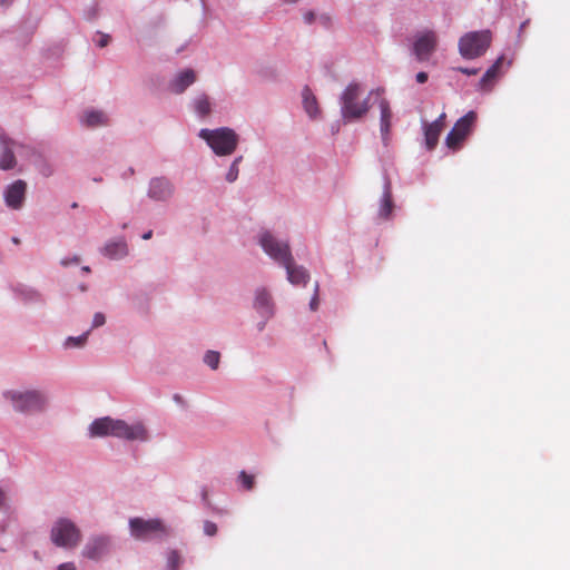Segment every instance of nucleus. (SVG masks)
Returning a JSON list of instances; mask_svg holds the SVG:
<instances>
[{
  "instance_id": "f257e3e1",
  "label": "nucleus",
  "mask_w": 570,
  "mask_h": 570,
  "mask_svg": "<svg viewBox=\"0 0 570 570\" xmlns=\"http://www.w3.org/2000/svg\"><path fill=\"white\" fill-rule=\"evenodd\" d=\"M259 243L267 255L286 268L287 279L292 284L305 285L307 283L309 274L304 267L294 264L287 243L277 240L269 233H264Z\"/></svg>"
},
{
  "instance_id": "f03ea898",
  "label": "nucleus",
  "mask_w": 570,
  "mask_h": 570,
  "mask_svg": "<svg viewBox=\"0 0 570 570\" xmlns=\"http://www.w3.org/2000/svg\"><path fill=\"white\" fill-rule=\"evenodd\" d=\"M129 530L132 538L141 541L164 540L170 535V528L158 518H131L129 520Z\"/></svg>"
},
{
  "instance_id": "7ed1b4c3",
  "label": "nucleus",
  "mask_w": 570,
  "mask_h": 570,
  "mask_svg": "<svg viewBox=\"0 0 570 570\" xmlns=\"http://www.w3.org/2000/svg\"><path fill=\"white\" fill-rule=\"evenodd\" d=\"M362 87L360 83H350L341 97V114L345 120H356L364 117L368 110V99H361Z\"/></svg>"
},
{
  "instance_id": "20e7f679",
  "label": "nucleus",
  "mask_w": 570,
  "mask_h": 570,
  "mask_svg": "<svg viewBox=\"0 0 570 570\" xmlns=\"http://www.w3.org/2000/svg\"><path fill=\"white\" fill-rule=\"evenodd\" d=\"M199 137L203 138L218 156L232 155L238 144V136L233 129L227 127L214 130L202 129Z\"/></svg>"
},
{
  "instance_id": "39448f33",
  "label": "nucleus",
  "mask_w": 570,
  "mask_h": 570,
  "mask_svg": "<svg viewBox=\"0 0 570 570\" xmlns=\"http://www.w3.org/2000/svg\"><path fill=\"white\" fill-rule=\"evenodd\" d=\"M492 42L490 30L471 31L459 40V52L465 59H475L485 53Z\"/></svg>"
},
{
  "instance_id": "423d86ee",
  "label": "nucleus",
  "mask_w": 570,
  "mask_h": 570,
  "mask_svg": "<svg viewBox=\"0 0 570 570\" xmlns=\"http://www.w3.org/2000/svg\"><path fill=\"white\" fill-rule=\"evenodd\" d=\"M13 409L23 413H33L45 409L47 399L40 391H10L4 394Z\"/></svg>"
},
{
  "instance_id": "0eeeda50",
  "label": "nucleus",
  "mask_w": 570,
  "mask_h": 570,
  "mask_svg": "<svg viewBox=\"0 0 570 570\" xmlns=\"http://www.w3.org/2000/svg\"><path fill=\"white\" fill-rule=\"evenodd\" d=\"M51 540L57 547L71 549L81 539L80 530L69 519H59L51 529Z\"/></svg>"
},
{
  "instance_id": "6e6552de",
  "label": "nucleus",
  "mask_w": 570,
  "mask_h": 570,
  "mask_svg": "<svg viewBox=\"0 0 570 570\" xmlns=\"http://www.w3.org/2000/svg\"><path fill=\"white\" fill-rule=\"evenodd\" d=\"M476 120V114L469 111L466 115L461 117L453 126L452 130L448 134L445 144L450 149L460 148L462 141L471 132L472 127Z\"/></svg>"
},
{
  "instance_id": "1a4fd4ad",
  "label": "nucleus",
  "mask_w": 570,
  "mask_h": 570,
  "mask_svg": "<svg viewBox=\"0 0 570 570\" xmlns=\"http://www.w3.org/2000/svg\"><path fill=\"white\" fill-rule=\"evenodd\" d=\"M438 37L434 31H424L419 35L413 45V52L419 61H426L435 51Z\"/></svg>"
},
{
  "instance_id": "9d476101",
  "label": "nucleus",
  "mask_w": 570,
  "mask_h": 570,
  "mask_svg": "<svg viewBox=\"0 0 570 570\" xmlns=\"http://www.w3.org/2000/svg\"><path fill=\"white\" fill-rule=\"evenodd\" d=\"M112 436L122 438L129 441H146L148 439V433L146 428L141 423L129 425L124 420H116Z\"/></svg>"
},
{
  "instance_id": "9b49d317",
  "label": "nucleus",
  "mask_w": 570,
  "mask_h": 570,
  "mask_svg": "<svg viewBox=\"0 0 570 570\" xmlns=\"http://www.w3.org/2000/svg\"><path fill=\"white\" fill-rule=\"evenodd\" d=\"M27 191V183L18 179L8 186L4 193V202L12 209H20L23 205Z\"/></svg>"
},
{
  "instance_id": "f8f14e48",
  "label": "nucleus",
  "mask_w": 570,
  "mask_h": 570,
  "mask_svg": "<svg viewBox=\"0 0 570 570\" xmlns=\"http://www.w3.org/2000/svg\"><path fill=\"white\" fill-rule=\"evenodd\" d=\"M110 549V539L108 537H94L83 548V556L88 559L98 560L106 556Z\"/></svg>"
},
{
  "instance_id": "ddd939ff",
  "label": "nucleus",
  "mask_w": 570,
  "mask_h": 570,
  "mask_svg": "<svg viewBox=\"0 0 570 570\" xmlns=\"http://www.w3.org/2000/svg\"><path fill=\"white\" fill-rule=\"evenodd\" d=\"M173 193L174 188L168 179L163 177L151 179L148 191L150 198L166 200L171 197Z\"/></svg>"
},
{
  "instance_id": "4468645a",
  "label": "nucleus",
  "mask_w": 570,
  "mask_h": 570,
  "mask_svg": "<svg viewBox=\"0 0 570 570\" xmlns=\"http://www.w3.org/2000/svg\"><path fill=\"white\" fill-rule=\"evenodd\" d=\"M381 116H380V130L382 135V139L384 144L387 142L390 138V131H391V121H392V110L390 107V102L385 98H381L379 102Z\"/></svg>"
},
{
  "instance_id": "2eb2a0df",
  "label": "nucleus",
  "mask_w": 570,
  "mask_h": 570,
  "mask_svg": "<svg viewBox=\"0 0 570 570\" xmlns=\"http://www.w3.org/2000/svg\"><path fill=\"white\" fill-rule=\"evenodd\" d=\"M195 81L196 72L193 69H185L170 81L169 89L174 94H183Z\"/></svg>"
},
{
  "instance_id": "dca6fc26",
  "label": "nucleus",
  "mask_w": 570,
  "mask_h": 570,
  "mask_svg": "<svg viewBox=\"0 0 570 570\" xmlns=\"http://www.w3.org/2000/svg\"><path fill=\"white\" fill-rule=\"evenodd\" d=\"M116 420L109 416L95 420L89 426L91 438L107 436L114 434Z\"/></svg>"
},
{
  "instance_id": "f3484780",
  "label": "nucleus",
  "mask_w": 570,
  "mask_h": 570,
  "mask_svg": "<svg viewBox=\"0 0 570 570\" xmlns=\"http://www.w3.org/2000/svg\"><path fill=\"white\" fill-rule=\"evenodd\" d=\"M254 306L265 317H271L273 315L272 296L264 288L256 292Z\"/></svg>"
},
{
  "instance_id": "a211bd4d",
  "label": "nucleus",
  "mask_w": 570,
  "mask_h": 570,
  "mask_svg": "<svg viewBox=\"0 0 570 570\" xmlns=\"http://www.w3.org/2000/svg\"><path fill=\"white\" fill-rule=\"evenodd\" d=\"M303 106L309 117L315 118L320 114L318 102L308 87L302 91Z\"/></svg>"
},
{
  "instance_id": "6ab92c4d",
  "label": "nucleus",
  "mask_w": 570,
  "mask_h": 570,
  "mask_svg": "<svg viewBox=\"0 0 570 570\" xmlns=\"http://www.w3.org/2000/svg\"><path fill=\"white\" fill-rule=\"evenodd\" d=\"M104 254L112 259H118L128 254L127 243L122 239L107 244Z\"/></svg>"
},
{
  "instance_id": "aec40b11",
  "label": "nucleus",
  "mask_w": 570,
  "mask_h": 570,
  "mask_svg": "<svg viewBox=\"0 0 570 570\" xmlns=\"http://www.w3.org/2000/svg\"><path fill=\"white\" fill-rule=\"evenodd\" d=\"M442 128H440L436 124H424V137H425V144L429 150H432L435 148L439 141V137L442 132Z\"/></svg>"
},
{
  "instance_id": "412c9836",
  "label": "nucleus",
  "mask_w": 570,
  "mask_h": 570,
  "mask_svg": "<svg viewBox=\"0 0 570 570\" xmlns=\"http://www.w3.org/2000/svg\"><path fill=\"white\" fill-rule=\"evenodd\" d=\"M503 62V57L497 59V61L485 71L483 77L480 80V87L482 89H489L492 86V82L499 75V69Z\"/></svg>"
},
{
  "instance_id": "4be33fe9",
  "label": "nucleus",
  "mask_w": 570,
  "mask_h": 570,
  "mask_svg": "<svg viewBox=\"0 0 570 570\" xmlns=\"http://www.w3.org/2000/svg\"><path fill=\"white\" fill-rule=\"evenodd\" d=\"M16 166V158L13 155V144L9 142L2 136V170L11 169Z\"/></svg>"
},
{
  "instance_id": "5701e85b",
  "label": "nucleus",
  "mask_w": 570,
  "mask_h": 570,
  "mask_svg": "<svg viewBox=\"0 0 570 570\" xmlns=\"http://www.w3.org/2000/svg\"><path fill=\"white\" fill-rule=\"evenodd\" d=\"M82 121L87 127H97L107 124V117L102 111H86Z\"/></svg>"
},
{
  "instance_id": "b1692460",
  "label": "nucleus",
  "mask_w": 570,
  "mask_h": 570,
  "mask_svg": "<svg viewBox=\"0 0 570 570\" xmlns=\"http://www.w3.org/2000/svg\"><path fill=\"white\" fill-rule=\"evenodd\" d=\"M393 210V202H392V195L390 190V184H386L385 190L382 197V205L380 209V216L383 218H389Z\"/></svg>"
},
{
  "instance_id": "393cba45",
  "label": "nucleus",
  "mask_w": 570,
  "mask_h": 570,
  "mask_svg": "<svg viewBox=\"0 0 570 570\" xmlns=\"http://www.w3.org/2000/svg\"><path fill=\"white\" fill-rule=\"evenodd\" d=\"M194 106H195L196 112L202 117L209 115V112L212 110V105H210L209 98L206 95H203V96L196 98Z\"/></svg>"
},
{
  "instance_id": "a878e982",
  "label": "nucleus",
  "mask_w": 570,
  "mask_h": 570,
  "mask_svg": "<svg viewBox=\"0 0 570 570\" xmlns=\"http://www.w3.org/2000/svg\"><path fill=\"white\" fill-rule=\"evenodd\" d=\"M243 157L239 156L237 158L234 159V161L232 163L227 174H226V180L228 183H234L237 177H238V174H239V163L242 161Z\"/></svg>"
},
{
  "instance_id": "bb28decb",
  "label": "nucleus",
  "mask_w": 570,
  "mask_h": 570,
  "mask_svg": "<svg viewBox=\"0 0 570 570\" xmlns=\"http://www.w3.org/2000/svg\"><path fill=\"white\" fill-rule=\"evenodd\" d=\"M219 358H220V355L218 352H215V351H208L206 354H205V357H204V362L209 366L212 367L213 370H216L218 367V364H219Z\"/></svg>"
},
{
  "instance_id": "cd10ccee",
  "label": "nucleus",
  "mask_w": 570,
  "mask_h": 570,
  "mask_svg": "<svg viewBox=\"0 0 570 570\" xmlns=\"http://www.w3.org/2000/svg\"><path fill=\"white\" fill-rule=\"evenodd\" d=\"M238 480L240 481L242 485L246 490H252L255 485V478L254 475L247 474L245 471H242L238 475Z\"/></svg>"
},
{
  "instance_id": "c85d7f7f",
  "label": "nucleus",
  "mask_w": 570,
  "mask_h": 570,
  "mask_svg": "<svg viewBox=\"0 0 570 570\" xmlns=\"http://www.w3.org/2000/svg\"><path fill=\"white\" fill-rule=\"evenodd\" d=\"M167 563L170 570H177L181 563L180 554L176 550L168 553Z\"/></svg>"
},
{
  "instance_id": "c756f323",
  "label": "nucleus",
  "mask_w": 570,
  "mask_h": 570,
  "mask_svg": "<svg viewBox=\"0 0 570 570\" xmlns=\"http://www.w3.org/2000/svg\"><path fill=\"white\" fill-rule=\"evenodd\" d=\"M87 336H88V332L78 336V337H72L70 336L68 340H67V343L68 344H72L73 346H81L85 344V342L87 341Z\"/></svg>"
},
{
  "instance_id": "7c9ffc66",
  "label": "nucleus",
  "mask_w": 570,
  "mask_h": 570,
  "mask_svg": "<svg viewBox=\"0 0 570 570\" xmlns=\"http://www.w3.org/2000/svg\"><path fill=\"white\" fill-rule=\"evenodd\" d=\"M217 525L212 521L204 522V532L205 534L213 537L217 533Z\"/></svg>"
},
{
  "instance_id": "2f4dec72",
  "label": "nucleus",
  "mask_w": 570,
  "mask_h": 570,
  "mask_svg": "<svg viewBox=\"0 0 570 570\" xmlns=\"http://www.w3.org/2000/svg\"><path fill=\"white\" fill-rule=\"evenodd\" d=\"M106 322V317L102 313H96L92 320V328L102 326Z\"/></svg>"
},
{
  "instance_id": "473e14b6",
  "label": "nucleus",
  "mask_w": 570,
  "mask_h": 570,
  "mask_svg": "<svg viewBox=\"0 0 570 570\" xmlns=\"http://www.w3.org/2000/svg\"><path fill=\"white\" fill-rule=\"evenodd\" d=\"M320 301H318V284H315V294L313 298L311 299L309 307L312 311H316L318 307Z\"/></svg>"
},
{
  "instance_id": "72a5a7b5",
  "label": "nucleus",
  "mask_w": 570,
  "mask_h": 570,
  "mask_svg": "<svg viewBox=\"0 0 570 570\" xmlns=\"http://www.w3.org/2000/svg\"><path fill=\"white\" fill-rule=\"evenodd\" d=\"M109 41H110V37L108 35H101L100 39L97 41V45L100 48H104L109 43Z\"/></svg>"
},
{
  "instance_id": "f704fd0d",
  "label": "nucleus",
  "mask_w": 570,
  "mask_h": 570,
  "mask_svg": "<svg viewBox=\"0 0 570 570\" xmlns=\"http://www.w3.org/2000/svg\"><path fill=\"white\" fill-rule=\"evenodd\" d=\"M445 117H446V115L443 112L432 124H436L440 126V128L443 129L445 126Z\"/></svg>"
},
{
  "instance_id": "c9c22d12",
  "label": "nucleus",
  "mask_w": 570,
  "mask_h": 570,
  "mask_svg": "<svg viewBox=\"0 0 570 570\" xmlns=\"http://www.w3.org/2000/svg\"><path fill=\"white\" fill-rule=\"evenodd\" d=\"M415 78H416V81H417L419 83H424V82H426V81H428L429 76H428V73H426V72L421 71V72L416 73V77H415Z\"/></svg>"
},
{
  "instance_id": "e433bc0d",
  "label": "nucleus",
  "mask_w": 570,
  "mask_h": 570,
  "mask_svg": "<svg viewBox=\"0 0 570 570\" xmlns=\"http://www.w3.org/2000/svg\"><path fill=\"white\" fill-rule=\"evenodd\" d=\"M58 570H76V566L73 562H65L58 567Z\"/></svg>"
},
{
  "instance_id": "4c0bfd02",
  "label": "nucleus",
  "mask_w": 570,
  "mask_h": 570,
  "mask_svg": "<svg viewBox=\"0 0 570 570\" xmlns=\"http://www.w3.org/2000/svg\"><path fill=\"white\" fill-rule=\"evenodd\" d=\"M72 263L73 264H78L79 263V257L78 256H73L71 259L65 258V259L61 261V264L63 266H68V265L72 264Z\"/></svg>"
},
{
  "instance_id": "58836bf2",
  "label": "nucleus",
  "mask_w": 570,
  "mask_h": 570,
  "mask_svg": "<svg viewBox=\"0 0 570 570\" xmlns=\"http://www.w3.org/2000/svg\"><path fill=\"white\" fill-rule=\"evenodd\" d=\"M459 71H461L462 73L468 75V76L478 73L476 69H469V68H459Z\"/></svg>"
},
{
  "instance_id": "ea45409f",
  "label": "nucleus",
  "mask_w": 570,
  "mask_h": 570,
  "mask_svg": "<svg viewBox=\"0 0 570 570\" xmlns=\"http://www.w3.org/2000/svg\"><path fill=\"white\" fill-rule=\"evenodd\" d=\"M304 19L307 23H312L315 19V14L313 12H307L305 16H304Z\"/></svg>"
},
{
  "instance_id": "a19ab883",
  "label": "nucleus",
  "mask_w": 570,
  "mask_h": 570,
  "mask_svg": "<svg viewBox=\"0 0 570 570\" xmlns=\"http://www.w3.org/2000/svg\"><path fill=\"white\" fill-rule=\"evenodd\" d=\"M383 92H384V90L379 88V89H376V90H372V91L370 92V95L375 94L376 96L381 97V96L383 95Z\"/></svg>"
},
{
  "instance_id": "79ce46f5",
  "label": "nucleus",
  "mask_w": 570,
  "mask_h": 570,
  "mask_svg": "<svg viewBox=\"0 0 570 570\" xmlns=\"http://www.w3.org/2000/svg\"><path fill=\"white\" fill-rule=\"evenodd\" d=\"M153 236V230H148L142 235V239H150Z\"/></svg>"
},
{
  "instance_id": "37998d69",
  "label": "nucleus",
  "mask_w": 570,
  "mask_h": 570,
  "mask_svg": "<svg viewBox=\"0 0 570 570\" xmlns=\"http://www.w3.org/2000/svg\"><path fill=\"white\" fill-rule=\"evenodd\" d=\"M1 507H2V512H3L4 510H7L6 502H4V499H3V498H2Z\"/></svg>"
},
{
  "instance_id": "c03bdc74",
  "label": "nucleus",
  "mask_w": 570,
  "mask_h": 570,
  "mask_svg": "<svg viewBox=\"0 0 570 570\" xmlns=\"http://www.w3.org/2000/svg\"><path fill=\"white\" fill-rule=\"evenodd\" d=\"M12 242H13L14 244H19V243H20L19 238H17V237H13V238H12Z\"/></svg>"
},
{
  "instance_id": "a18cd8bd",
  "label": "nucleus",
  "mask_w": 570,
  "mask_h": 570,
  "mask_svg": "<svg viewBox=\"0 0 570 570\" xmlns=\"http://www.w3.org/2000/svg\"><path fill=\"white\" fill-rule=\"evenodd\" d=\"M82 269L87 273L90 271L88 266L83 267Z\"/></svg>"
},
{
  "instance_id": "49530a36",
  "label": "nucleus",
  "mask_w": 570,
  "mask_h": 570,
  "mask_svg": "<svg viewBox=\"0 0 570 570\" xmlns=\"http://www.w3.org/2000/svg\"><path fill=\"white\" fill-rule=\"evenodd\" d=\"M288 2H296L297 0H287Z\"/></svg>"
}]
</instances>
